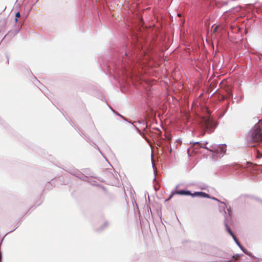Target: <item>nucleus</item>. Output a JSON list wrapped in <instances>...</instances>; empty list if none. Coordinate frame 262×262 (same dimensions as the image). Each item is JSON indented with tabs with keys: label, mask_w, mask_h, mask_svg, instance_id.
<instances>
[{
	"label": "nucleus",
	"mask_w": 262,
	"mask_h": 262,
	"mask_svg": "<svg viewBox=\"0 0 262 262\" xmlns=\"http://www.w3.org/2000/svg\"><path fill=\"white\" fill-rule=\"evenodd\" d=\"M225 226H226V230H227V232H228V233L231 235V236L233 237V238L234 241L235 242V243L241 248L240 243L238 242V239H237L236 236L234 235V234L233 233V232H232V231H231V229L230 228V227H229V226L226 223L225 224Z\"/></svg>",
	"instance_id": "39448f33"
},
{
	"label": "nucleus",
	"mask_w": 262,
	"mask_h": 262,
	"mask_svg": "<svg viewBox=\"0 0 262 262\" xmlns=\"http://www.w3.org/2000/svg\"><path fill=\"white\" fill-rule=\"evenodd\" d=\"M195 145H198L199 148L203 147L204 148L208 149L207 147L204 146V145H203L202 144H201V143H200L199 142L194 143H193V146H195Z\"/></svg>",
	"instance_id": "423d86ee"
},
{
	"label": "nucleus",
	"mask_w": 262,
	"mask_h": 262,
	"mask_svg": "<svg viewBox=\"0 0 262 262\" xmlns=\"http://www.w3.org/2000/svg\"><path fill=\"white\" fill-rule=\"evenodd\" d=\"M228 212H229V215H231V214H230V213H231V210H230V209H228Z\"/></svg>",
	"instance_id": "f8f14e48"
},
{
	"label": "nucleus",
	"mask_w": 262,
	"mask_h": 262,
	"mask_svg": "<svg viewBox=\"0 0 262 262\" xmlns=\"http://www.w3.org/2000/svg\"><path fill=\"white\" fill-rule=\"evenodd\" d=\"M261 123L255 124L251 132L250 135L248 139V143L249 146L255 147V145L252 143L259 144L262 142V132L260 128Z\"/></svg>",
	"instance_id": "f257e3e1"
},
{
	"label": "nucleus",
	"mask_w": 262,
	"mask_h": 262,
	"mask_svg": "<svg viewBox=\"0 0 262 262\" xmlns=\"http://www.w3.org/2000/svg\"><path fill=\"white\" fill-rule=\"evenodd\" d=\"M210 151L218 154H224L226 151V146L225 145H221L217 146L216 148L211 149Z\"/></svg>",
	"instance_id": "20e7f679"
},
{
	"label": "nucleus",
	"mask_w": 262,
	"mask_h": 262,
	"mask_svg": "<svg viewBox=\"0 0 262 262\" xmlns=\"http://www.w3.org/2000/svg\"><path fill=\"white\" fill-rule=\"evenodd\" d=\"M174 194H180V195H191L193 197L194 196H199L201 198H210V196L208 194L204 192H194V193H191L190 191L188 190H179L176 191L175 192H172L170 195L169 198L167 200H169L172 198Z\"/></svg>",
	"instance_id": "f03ea898"
},
{
	"label": "nucleus",
	"mask_w": 262,
	"mask_h": 262,
	"mask_svg": "<svg viewBox=\"0 0 262 262\" xmlns=\"http://www.w3.org/2000/svg\"><path fill=\"white\" fill-rule=\"evenodd\" d=\"M212 199L213 200H215L217 201H219V200L217 199H216V198H213Z\"/></svg>",
	"instance_id": "ddd939ff"
},
{
	"label": "nucleus",
	"mask_w": 262,
	"mask_h": 262,
	"mask_svg": "<svg viewBox=\"0 0 262 262\" xmlns=\"http://www.w3.org/2000/svg\"><path fill=\"white\" fill-rule=\"evenodd\" d=\"M233 258H235V260H233L232 261L233 262H236V260L238 259V258H239V256L238 255H236V257H235L234 256H233Z\"/></svg>",
	"instance_id": "1a4fd4ad"
},
{
	"label": "nucleus",
	"mask_w": 262,
	"mask_h": 262,
	"mask_svg": "<svg viewBox=\"0 0 262 262\" xmlns=\"http://www.w3.org/2000/svg\"><path fill=\"white\" fill-rule=\"evenodd\" d=\"M257 155L256 156V158L257 159H260L262 157V154H261L258 150H256Z\"/></svg>",
	"instance_id": "0eeeda50"
},
{
	"label": "nucleus",
	"mask_w": 262,
	"mask_h": 262,
	"mask_svg": "<svg viewBox=\"0 0 262 262\" xmlns=\"http://www.w3.org/2000/svg\"><path fill=\"white\" fill-rule=\"evenodd\" d=\"M215 125L214 122L209 117L205 116L202 118V127L204 129L202 135H204L206 132L211 133L213 131Z\"/></svg>",
	"instance_id": "7ed1b4c3"
},
{
	"label": "nucleus",
	"mask_w": 262,
	"mask_h": 262,
	"mask_svg": "<svg viewBox=\"0 0 262 262\" xmlns=\"http://www.w3.org/2000/svg\"><path fill=\"white\" fill-rule=\"evenodd\" d=\"M166 138L167 140H169H169L171 139V137H170L169 136H166Z\"/></svg>",
	"instance_id": "9b49d317"
},
{
	"label": "nucleus",
	"mask_w": 262,
	"mask_h": 262,
	"mask_svg": "<svg viewBox=\"0 0 262 262\" xmlns=\"http://www.w3.org/2000/svg\"><path fill=\"white\" fill-rule=\"evenodd\" d=\"M16 18H15V22L17 21V18H19L20 17V14L19 12H17L15 14Z\"/></svg>",
	"instance_id": "6e6552de"
},
{
	"label": "nucleus",
	"mask_w": 262,
	"mask_h": 262,
	"mask_svg": "<svg viewBox=\"0 0 262 262\" xmlns=\"http://www.w3.org/2000/svg\"><path fill=\"white\" fill-rule=\"evenodd\" d=\"M217 28H218V26H216L214 29H213V32H216L217 31Z\"/></svg>",
	"instance_id": "9d476101"
}]
</instances>
